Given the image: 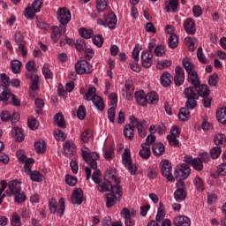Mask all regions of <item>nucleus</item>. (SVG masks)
I'll return each mask as SVG.
<instances>
[{
	"label": "nucleus",
	"mask_w": 226,
	"mask_h": 226,
	"mask_svg": "<svg viewBox=\"0 0 226 226\" xmlns=\"http://www.w3.org/2000/svg\"><path fill=\"white\" fill-rule=\"evenodd\" d=\"M184 93L185 94V98H187L185 102L187 109H195L197 107V100H199V96L206 98V96H209L210 91L207 85H198L194 87L186 88Z\"/></svg>",
	"instance_id": "1"
},
{
	"label": "nucleus",
	"mask_w": 226,
	"mask_h": 226,
	"mask_svg": "<svg viewBox=\"0 0 226 226\" xmlns=\"http://www.w3.org/2000/svg\"><path fill=\"white\" fill-rule=\"evenodd\" d=\"M7 197H11L14 195L15 201L19 204L26 200V194L22 192L20 183L17 180H12L8 183V188L6 190Z\"/></svg>",
	"instance_id": "2"
},
{
	"label": "nucleus",
	"mask_w": 226,
	"mask_h": 226,
	"mask_svg": "<svg viewBox=\"0 0 226 226\" xmlns=\"http://www.w3.org/2000/svg\"><path fill=\"white\" fill-rule=\"evenodd\" d=\"M183 66L188 73V82H190L192 86H194V87H197L200 84V81L199 80V75L197 74V72L194 70L195 65L190 62V59L184 58Z\"/></svg>",
	"instance_id": "3"
},
{
	"label": "nucleus",
	"mask_w": 226,
	"mask_h": 226,
	"mask_svg": "<svg viewBox=\"0 0 226 226\" xmlns=\"http://www.w3.org/2000/svg\"><path fill=\"white\" fill-rule=\"evenodd\" d=\"M84 98L87 102H92L94 107H96L97 110H105V103L103 102V99H102V97L96 94V87H89Z\"/></svg>",
	"instance_id": "4"
},
{
	"label": "nucleus",
	"mask_w": 226,
	"mask_h": 226,
	"mask_svg": "<svg viewBox=\"0 0 226 226\" xmlns=\"http://www.w3.org/2000/svg\"><path fill=\"white\" fill-rule=\"evenodd\" d=\"M190 172H192V170L186 164H182L175 169L173 177L178 180L176 184L177 188H179V186H185V179L190 176Z\"/></svg>",
	"instance_id": "5"
},
{
	"label": "nucleus",
	"mask_w": 226,
	"mask_h": 226,
	"mask_svg": "<svg viewBox=\"0 0 226 226\" xmlns=\"http://www.w3.org/2000/svg\"><path fill=\"white\" fill-rule=\"evenodd\" d=\"M122 196H123V191L121 190V186L115 185V187L112 189V192L105 195L106 207L110 208L113 206H116V204L117 203V200H121Z\"/></svg>",
	"instance_id": "6"
},
{
	"label": "nucleus",
	"mask_w": 226,
	"mask_h": 226,
	"mask_svg": "<svg viewBox=\"0 0 226 226\" xmlns=\"http://www.w3.org/2000/svg\"><path fill=\"white\" fill-rule=\"evenodd\" d=\"M82 156L85 160V162L90 165L91 169H98V160L100 158V155L96 152H90L89 148H82L81 149Z\"/></svg>",
	"instance_id": "7"
},
{
	"label": "nucleus",
	"mask_w": 226,
	"mask_h": 226,
	"mask_svg": "<svg viewBox=\"0 0 226 226\" xmlns=\"http://www.w3.org/2000/svg\"><path fill=\"white\" fill-rule=\"evenodd\" d=\"M130 123L138 130V135L141 137V139H144L146 135H147V126H149V124H147V121L146 120H140L139 121L135 116L130 117Z\"/></svg>",
	"instance_id": "8"
},
{
	"label": "nucleus",
	"mask_w": 226,
	"mask_h": 226,
	"mask_svg": "<svg viewBox=\"0 0 226 226\" xmlns=\"http://www.w3.org/2000/svg\"><path fill=\"white\" fill-rule=\"evenodd\" d=\"M122 163L125 169L134 176L137 172V167L133 164L132 161V153L130 152L129 148H125L123 154H122Z\"/></svg>",
	"instance_id": "9"
},
{
	"label": "nucleus",
	"mask_w": 226,
	"mask_h": 226,
	"mask_svg": "<svg viewBox=\"0 0 226 226\" xmlns=\"http://www.w3.org/2000/svg\"><path fill=\"white\" fill-rule=\"evenodd\" d=\"M56 19L61 26H66V24H70V20H72V12L64 7L58 8Z\"/></svg>",
	"instance_id": "10"
},
{
	"label": "nucleus",
	"mask_w": 226,
	"mask_h": 226,
	"mask_svg": "<svg viewBox=\"0 0 226 226\" xmlns=\"http://www.w3.org/2000/svg\"><path fill=\"white\" fill-rule=\"evenodd\" d=\"M49 211L50 213H59L63 216L66 207L64 206V199H60L57 204V201L54 199L49 200Z\"/></svg>",
	"instance_id": "11"
},
{
	"label": "nucleus",
	"mask_w": 226,
	"mask_h": 226,
	"mask_svg": "<svg viewBox=\"0 0 226 226\" xmlns=\"http://www.w3.org/2000/svg\"><path fill=\"white\" fill-rule=\"evenodd\" d=\"M121 217L124 219L125 226L135 225L134 218L137 216V212L133 209L124 208L121 213Z\"/></svg>",
	"instance_id": "12"
},
{
	"label": "nucleus",
	"mask_w": 226,
	"mask_h": 226,
	"mask_svg": "<svg viewBox=\"0 0 226 226\" xmlns=\"http://www.w3.org/2000/svg\"><path fill=\"white\" fill-rule=\"evenodd\" d=\"M184 162L187 163L188 165H191L194 170H197L198 172H200L204 169V164L202 162V160L200 158H194L190 155H186L184 158Z\"/></svg>",
	"instance_id": "13"
},
{
	"label": "nucleus",
	"mask_w": 226,
	"mask_h": 226,
	"mask_svg": "<svg viewBox=\"0 0 226 226\" xmlns=\"http://www.w3.org/2000/svg\"><path fill=\"white\" fill-rule=\"evenodd\" d=\"M75 70L76 72L79 73V75H84V73L91 72V67L89 65V63H87V61L86 60H81L76 63Z\"/></svg>",
	"instance_id": "14"
},
{
	"label": "nucleus",
	"mask_w": 226,
	"mask_h": 226,
	"mask_svg": "<svg viewBox=\"0 0 226 226\" xmlns=\"http://www.w3.org/2000/svg\"><path fill=\"white\" fill-rule=\"evenodd\" d=\"M171 170H172V165L170 164V162H169V161H163L162 165V176L167 177L168 181H170V183H173L174 176H172Z\"/></svg>",
	"instance_id": "15"
},
{
	"label": "nucleus",
	"mask_w": 226,
	"mask_h": 226,
	"mask_svg": "<svg viewBox=\"0 0 226 226\" xmlns=\"http://www.w3.org/2000/svg\"><path fill=\"white\" fill-rule=\"evenodd\" d=\"M141 64L144 68H151L153 66V52L147 50L142 51Z\"/></svg>",
	"instance_id": "16"
},
{
	"label": "nucleus",
	"mask_w": 226,
	"mask_h": 226,
	"mask_svg": "<svg viewBox=\"0 0 226 226\" xmlns=\"http://www.w3.org/2000/svg\"><path fill=\"white\" fill-rule=\"evenodd\" d=\"M105 181L114 183L116 186H119V179L117 178L116 169L109 168L104 175Z\"/></svg>",
	"instance_id": "17"
},
{
	"label": "nucleus",
	"mask_w": 226,
	"mask_h": 226,
	"mask_svg": "<svg viewBox=\"0 0 226 226\" xmlns=\"http://www.w3.org/2000/svg\"><path fill=\"white\" fill-rule=\"evenodd\" d=\"M66 33V28L63 26H53L52 33H51V41L53 43H57L61 39V34H64Z\"/></svg>",
	"instance_id": "18"
},
{
	"label": "nucleus",
	"mask_w": 226,
	"mask_h": 226,
	"mask_svg": "<svg viewBox=\"0 0 226 226\" xmlns=\"http://www.w3.org/2000/svg\"><path fill=\"white\" fill-rule=\"evenodd\" d=\"M23 41L24 36L22 35V33L17 32L15 34V41L16 43H19V52L21 54L22 57H26L27 56V49H26V47L22 44Z\"/></svg>",
	"instance_id": "19"
},
{
	"label": "nucleus",
	"mask_w": 226,
	"mask_h": 226,
	"mask_svg": "<svg viewBox=\"0 0 226 226\" xmlns=\"http://www.w3.org/2000/svg\"><path fill=\"white\" fill-rule=\"evenodd\" d=\"M184 29L187 34H195L197 31V26L193 19L189 18L184 22Z\"/></svg>",
	"instance_id": "20"
},
{
	"label": "nucleus",
	"mask_w": 226,
	"mask_h": 226,
	"mask_svg": "<svg viewBox=\"0 0 226 226\" xmlns=\"http://www.w3.org/2000/svg\"><path fill=\"white\" fill-rule=\"evenodd\" d=\"M174 82L177 86L185 84V71L180 66H177L175 69Z\"/></svg>",
	"instance_id": "21"
},
{
	"label": "nucleus",
	"mask_w": 226,
	"mask_h": 226,
	"mask_svg": "<svg viewBox=\"0 0 226 226\" xmlns=\"http://www.w3.org/2000/svg\"><path fill=\"white\" fill-rule=\"evenodd\" d=\"M179 8V0H165L164 10L168 13H174Z\"/></svg>",
	"instance_id": "22"
},
{
	"label": "nucleus",
	"mask_w": 226,
	"mask_h": 226,
	"mask_svg": "<svg viewBox=\"0 0 226 226\" xmlns=\"http://www.w3.org/2000/svg\"><path fill=\"white\" fill-rule=\"evenodd\" d=\"M83 200H84V192H82V189L80 188L75 189L72 192V204H78V206H80Z\"/></svg>",
	"instance_id": "23"
},
{
	"label": "nucleus",
	"mask_w": 226,
	"mask_h": 226,
	"mask_svg": "<svg viewBox=\"0 0 226 226\" xmlns=\"http://www.w3.org/2000/svg\"><path fill=\"white\" fill-rule=\"evenodd\" d=\"M11 96V92L8 89V87H4V85H0V102L6 103L8 100H10Z\"/></svg>",
	"instance_id": "24"
},
{
	"label": "nucleus",
	"mask_w": 226,
	"mask_h": 226,
	"mask_svg": "<svg viewBox=\"0 0 226 226\" xmlns=\"http://www.w3.org/2000/svg\"><path fill=\"white\" fill-rule=\"evenodd\" d=\"M25 172L30 177L31 181H34V183H41V181H43V175L40 174V172L36 170L32 171L27 168Z\"/></svg>",
	"instance_id": "25"
},
{
	"label": "nucleus",
	"mask_w": 226,
	"mask_h": 226,
	"mask_svg": "<svg viewBox=\"0 0 226 226\" xmlns=\"http://www.w3.org/2000/svg\"><path fill=\"white\" fill-rule=\"evenodd\" d=\"M174 225L176 226H190L192 225V222L190 218L186 215H178L173 221Z\"/></svg>",
	"instance_id": "26"
},
{
	"label": "nucleus",
	"mask_w": 226,
	"mask_h": 226,
	"mask_svg": "<svg viewBox=\"0 0 226 226\" xmlns=\"http://www.w3.org/2000/svg\"><path fill=\"white\" fill-rule=\"evenodd\" d=\"M134 98H135L137 103H139V105H141L142 107L146 106L147 103L146 92H144L143 90L136 92Z\"/></svg>",
	"instance_id": "27"
},
{
	"label": "nucleus",
	"mask_w": 226,
	"mask_h": 226,
	"mask_svg": "<svg viewBox=\"0 0 226 226\" xmlns=\"http://www.w3.org/2000/svg\"><path fill=\"white\" fill-rule=\"evenodd\" d=\"M117 24V16L114 12L109 14L106 19V27L109 29H116Z\"/></svg>",
	"instance_id": "28"
},
{
	"label": "nucleus",
	"mask_w": 226,
	"mask_h": 226,
	"mask_svg": "<svg viewBox=\"0 0 226 226\" xmlns=\"http://www.w3.org/2000/svg\"><path fill=\"white\" fill-rule=\"evenodd\" d=\"M160 82L163 87H169L172 84V75L169 72H165L161 75Z\"/></svg>",
	"instance_id": "29"
},
{
	"label": "nucleus",
	"mask_w": 226,
	"mask_h": 226,
	"mask_svg": "<svg viewBox=\"0 0 226 226\" xmlns=\"http://www.w3.org/2000/svg\"><path fill=\"white\" fill-rule=\"evenodd\" d=\"M75 143L73 141H66L64 144V153L65 156H72L75 153Z\"/></svg>",
	"instance_id": "30"
},
{
	"label": "nucleus",
	"mask_w": 226,
	"mask_h": 226,
	"mask_svg": "<svg viewBox=\"0 0 226 226\" xmlns=\"http://www.w3.org/2000/svg\"><path fill=\"white\" fill-rule=\"evenodd\" d=\"M116 186L112 185V182H109L105 180L104 182H100L98 184V190L104 193L105 192H112V189H114Z\"/></svg>",
	"instance_id": "31"
},
{
	"label": "nucleus",
	"mask_w": 226,
	"mask_h": 226,
	"mask_svg": "<svg viewBox=\"0 0 226 226\" xmlns=\"http://www.w3.org/2000/svg\"><path fill=\"white\" fill-rule=\"evenodd\" d=\"M139 154L144 160H149L151 156V147H149V145L142 144Z\"/></svg>",
	"instance_id": "32"
},
{
	"label": "nucleus",
	"mask_w": 226,
	"mask_h": 226,
	"mask_svg": "<svg viewBox=\"0 0 226 226\" xmlns=\"http://www.w3.org/2000/svg\"><path fill=\"white\" fill-rule=\"evenodd\" d=\"M152 151L154 156H162L165 153V146L162 143H154Z\"/></svg>",
	"instance_id": "33"
},
{
	"label": "nucleus",
	"mask_w": 226,
	"mask_h": 226,
	"mask_svg": "<svg viewBox=\"0 0 226 226\" xmlns=\"http://www.w3.org/2000/svg\"><path fill=\"white\" fill-rule=\"evenodd\" d=\"M185 186L182 188H177L174 192V197L177 202H181V200H185L186 199V192H185Z\"/></svg>",
	"instance_id": "34"
},
{
	"label": "nucleus",
	"mask_w": 226,
	"mask_h": 226,
	"mask_svg": "<svg viewBox=\"0 0 226 226\" xmlns=\"http://www.w3.org/2000/svg\"><path fill=\"white\" fill-rule=\"evenodd\" d=\"M11 133L17 142H22V140H24V133L22 132V129L19 127H13Z\"/></svg>",
	"instance_id": "35"
},
{
	"label": "nucleus",
	"mask_w": 226,
	"mask_h": 226,
	"mask_svg": "<svg viewBox=\"0 0 226 226\" xmlns=\"http://www.w3.org/2000/svg\"><path fill=\"white\" fill-rule=\"evenodd\" d=\"M21 68H22V62L17 59L11 61V70L12 73H15V74L20 73Z\"/></svg>",
	"instance_id": "36"
},
{
	"label": "nucleus",
	"mask_w": 226,
	"mask_h": 226,
	"mask_svg": "<svg viewBox=\"0 0 226 226\" xmlns=\"http://www.w3.org/2000/svg\"><path fill=\"white\" fill-rule=\"evenodd\" d=\"M54 123L58 126V128H66V124L64 123V118L61 113H57L54 117Z\"/></svg>",
	"instance_id": "37"
},
{
	"label": "nucleus",
	"mask_w": 226,
	"mask_h": 226,
	"mask_svg": "<svg viewBox=\"0 0 226 226\" xmlns=\"http://www.w3.org/2000/svg\"><path fill=\"white\" fill-rule=\"evenodd\" d=\"M216 117L219 123H222V124H226V108H222L216 112Z\"/></svg>",
	"instance_id": "38"
},
{
	"label": "nucleus",
	"mask_w": 226,
	"mask_h": 226,
	"mask_svg": "<svg viewBox=\"0 0 226 226\" xmlns=\"http://www.w3.org/2000/svg\"><path fill=\"white\" fill-rule=\"evenodd\" d=\"M108 5L109 3L107 2V0H96L95 2L96 10L101 13L107 10Z\"/></svg>",
	"instance_id": "39"
},
{
	"label": "nucleus",
	"mask_w": 226,
	"mask_h": 226,
	"mask_svg": "<svg viewBox=\"0 0 226 226\" xmlns=\"http://www.w3.org/2000/svg\"><path fill=\"white\" fill-rule=\"evenodd\" d=\"M178 119L180 121H188L190 119V109L182 108L178 113Z\"/></svg>",
	"instance_id": "40"
},
{
	"label": "nucleus",
	"mask_w": 226,
	"mask_h": 226,
	"mask_svg": "<svg viewBox=\"0 0 226 226\" xmlns=\"http://www.w3.org/2000/svg\"><path fill=\"white\" fill-rule=\"evenodd\" d=\"M147 102L151 105H154V103H158V94L156 92H149L147 94Z\"/></svg>",
	"instance_id": "41"
},
{
	"label": "nucleus",
	"mask_w": 226,
	"mask_h": 226,
	"mask_svg": "<svg viewBox=\"0 0 226 226\" xmlns=\"http://www.w3.org/2000/svg\"><path fill=\"white\" fill-rule=\"evenodd\" d=\"M179 43V39L176 34H171L169 38V47L170 49H176Z\"/></svg>",
	"instance_id": "42"
},
{
	"label": "nucleus",
	"mask_w": 226,
	"mask_h": 226,
	"mask_svg": "<svg viewBox=\"0 0 226 226\" xmlns=\"http://www.w3.org/2000/svg\"><path fill=\"white\" fill-rule=\"evenodd\" d=\"M38 13L29 4L26 9H25V17L26 19H29L30 20H33L34 19V15Z\"/></svg>",
	"instance_id": "43"
},
{
	"label": "nucleus",
	"mask_w": 226,
	"mask_h": 226,
	"mask_svg": "<svg viewBox=\"0 0 226 226\" xmlns=\"http://www.w3.org/2000/svg\"><path fill=\"white\" fill-rule=\"evenodd\" d=\"M172 66V61L170 60H162V61H158L156 69L157 70H165V68H170Z\"/></svg>",
	"instance_id": "44"
},
{
	"label": "nucleus",
	"mask_w": 226,
	"mask_h": 226,
	"mask_svg": "<svg viewBox=\"0 0 226 226\" xmlns=\"http://www.w3.org/2000/svg\"><path fill=\"white\" fill-rule=\"evenodd\" d=\"M79 34H80L81 38H85L86 40H89V38L93 37V34H94V33L93 32L92 29L81 28L79 30Z\"/></svg>",
	"instance_id": "45"
},
{
	"label": "nucleus",
	"mask_w": 226,
	"mask_h": 226,
	"mask_svg": "<svg viewBox=\"0 0 226 226\" xmlns=\"http://www.w3.org/2000/svg\"><path fill=\"white\" fill-rule=\"evenodd\" d=\"M32 79L33 82L30 86V89H31V96H34V91H38V89L40 88V87H38V76L34 75L32 76Z\"/></svg>",
	"instance_id": "46"
},
{
	"label": "nucleus",
	"mask_w": 226,
	"mask_h": 226,
	"mask_svg": "<svg viewBox=\"0 0 226 226\" xmlns=\"http://www.w3.org/2000/svg\"><path fill=\"white\" fill-rule=\"evenodd\" d=\"M222 154V147H214L210 150V155L213 160H216L220 158V155Z\"/></svg>",
	"instance_id": "47"
},
{
	"label": "nucleus",
	"mask_w": 226,
	"mask_h": 226,
	"mask_svg": "<svg viewBox=\"0 0 226 226\" xmlns=\"http://www.w3.org/2000/svg\"><path fill=\"white\" fill-rule=\"evenodd\" d=\"M193 184L198 192H204V181H202V178L196 177Z\"/></svg>",
	"instance_id": "48"
},
{
	"label": "nucleus",
	"mask_w": 226,
	"mask_h": 226,
	"mask_svg": "<svg viewBox=\"0 0 226 226\" xmlns=\"http://www.w3.org/2000/svg\"><path fill=\"white\" fill-rule=\"evenodd\" d=\"M133 128H132V125L127 124L124 127V137H126L127 139H129V140H133Z\"/></svg>",
	"instance_id": "49"
},
{
	"label": "nucleus",
	"mask_w": 226,
	"mask_h": 226,
	"mask_svg": "<svg viewBox=\"0 0 226 226\" xmlns=\"http://www.w3.org/2000/svg\"><path fill=\"white\" fill-rule=\"evenodd\" d=\"M34 149L36 153H45V150L47 149L45 141H36L34 143Z\"/></svg>",
	"instance_id": "50"
},
{
	"label": "nucleus",
	"mask_w": 226,
	"mask_h": 226,
	"mask_svg": "<svg viewBox=\"0 0 226 226\" xmlns=\"http://www.w3.org/2000/svg\"><path fill=\"white\" fill-rule=\"evenodd\" d=\"M214 142L217 146H223V144H226L225 136H223V134H222V133L216 134L215 136Z\"/></svg>",
	"instance_id": "51"
},
{
	"label": "nucleus",
	"mask_w": 226,
	"mask_h": 226,
	"mask_svg": "<svg viewBox=\"0 0 226 226\" xmlns=\"http://www.w3.org/2000/svg\"><path fill=\"white\" fill-rule=\"evenodd\" d=\"M140 50H142V48H140L139 44H137L132 50V59H134L136 63L140 59Z\"/></svg>",
	"instance_id": "52"
},
{
	"label": "nucleus",
	"mask_w": 226,
	"mask_h": 226,
	"mask_svg": "<svg viewBox=\"0 0 226 226\" xmlns=\"http://www.w3.org/2000/svg\"><path fill=\"white\" fill-rule=\"evenodd\" d=\"M94 170L92 175V179L96 185H100V183H102V171L96 169Z\"/></svg>",
	"instance_id": "53"
},
{
	"label": "nucleus",
	"mask_w": 226,
	"mask_h": 226,
	"mask_svg": "<svg viewBox=\"0 0 226 226\" xmlns=\"http://www.w3.org/2000/svg\"><path fill=\"white\" fill-rule=\"evenodd\" d=\"M163 218H165V210L163 209V204L160 203V207L157 210L156 221L162 222Z\"/></svg>",
	"instance_id": "54"
},
{
	"label": "nucleus",
	"mask_w": 226,
	"mask_h": 226,
	"mask_svg": "<svg viewBox=\"0 0 226 226\" xmlns=\"http://www.w3.org/2000/svg\"><path fill=\"white\" fill-rule=\"evenodd\" d=\"M65 183L68 185V186H75V185H77V177L72 175H66Z\"/></svg>",
	"instance_id": "55"
},
{
	"label": "nucleus",
	"mask_w": 226,
	"mask_h": 226,
	"mask_svg": "<svg viewBox=\"0 0 226 226\" xmlns=\"http://www.w3.org/2000/svg\"><path fill=\"white\" fill-rule=\"evenodd\" d=\"M197 57L200 63H203L204 64H207V59L206 58V56H204V52L200 47L198 49Z\"/></svg>",
	"instance_id": "56"
},
{
	"label": "nucleus",
	"mask_w": 226,
	"mask_h": 226,
	"mask_svg": "<svg viewBox=\"0 0 226 226\" xmlns=\"http://www.w3.org/2000/svg\"><path fill=\"white\" fill-rule=\"evenodd\" d=\"M55 139L56 140H65L66 139V133H64V132L56 129L55 130Z\"/></svg>",
	"instance_id": "57"
},
{
	"label": "nucleus",
	"mask_w": 226,
	"mask_h": 226,
	"mask_svg": "<svg viewBox=\"0 0 226 226\" xmlns=\"http://www.w3.org/2000/svg\"><path fill=\"white\" fill-rule=\"evenodd\" d=\"M42 75H44L45 79H52V77H54V74H52V72L47 64L42 67Z\"/></svg>",
	"instance_id": "58"
},
{
	"label": "nucleus",
	"mask_w": 226,
	"mask_h": 226,
	"mask_svg": "<svg viewBox=\"0 0 226 226\" xmlns=\"http://www.w3.org/2000/svg\"><path fill=\"white\" fill-rule=\"evenodd\" d=\"M93 139V132L91 131H85L81 135L83 142H89Z\"/></svg>",
	"instance_id": "59"
},
{
	"label": "nucleus",
	"mask_w": 226,
	"mask_h": 226,
	"mask_svg": "<svg viewBox=\"0 0 226 226\" xmlns=\"http://www.w3.org/2000/svg\"><path fill=\"white\" fill-rule=\"evenodd\" d=\"M192 14L195 19H199V17H202V7L200 5H194L192 7Z\"/></svg>",
	"instance_id": "60"
},
{
	"label": "nucleus",
	"mask_w": 226,
	"mask_h": 226,
	"mask_svg": "<svg viewBox=\"0 0 226 226\" xmlns=\"http://www.w3.org/2000/svg\"><path fill=\"white\" fill-rule=\"evenodd\" d=\"M154 54L157 57H162V56H165V48L162 45L157 46L154 50Z\"/></svg>",
	"instance_id": "61"
},
{
	"label": "nucleus",
	"mask_w": 226,
	"mask_h": 226,
	"mask_svg": "<svg viewBox=\"0 0 226 226\" xmlns=\"http://www.w3.org/2000/svg\"><path fill=\"white\" fill-rule=\"evenodd\" d=\"M0 80L4 87H9L10 86V77L6 75V73H1L0 74Z\"/></svg>",
	"instance_id": "62"
},
{
	"label": "nucleus",
	"mask_w": 226,
	"mask_h": 226,
	"mask_svg": "<svg viewBox=\"0 0 226 226\" xmlns=\"http://www.w3.org/2000/svg\"><path fill=\"white\" fill-rule=\"evenodd\" d=\"M167 139H168V142L170 146H174L175 147H178L179 140L177 139V137L168 135Z\"/></svg>",
	"instance_id": "63"
},
{
	"label": "nucleus",
	"mask_w": 226,
	"mask_h": 226,
	"mask_svg": "<svg viewBox=\"0 0 226 226\" xmlns=\"http://www.w3.org/2000/svg\"><path fill=\"white\" fill-rule=\"evenodd\" d=\"M11 226H20L21 225L20 216H19V215H17V213H14L12 215V219L11 221Z\"/></svg>",
	"instance_id": "64"
}]
</instances>
